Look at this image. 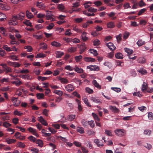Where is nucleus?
I'll return each instance as SVG.
<instances>
[{
	"label": "nucleus",
	"instance_id": "nucleus-62",
	"mask_svg": "<svg viewBox=\"0 0 153 153\" xmlns=\"http://www.w3.org/2000/svg\"><path fill=\"white\" fill-rule=\"evenodd\" d=\"M43 26L41 24L36 25L35 26V28L37 30L41 29L43 28Z\"/></svg>",
	"mask_w": 153,
	"mask_h": 153
},
{
	"label": "nucleus",
	"instance_id": "nucleus-30",
	"mask_svg": "<svg viewBox=\"0 0 153 153\" xmlns=\"http://www.w3.org/2000/svg\"><path fill=\"white\" fill-rule=\"evenodd\" d=\"M58 79L60 80L61 82L64 83L65 84L68 83V80L65 78H62L60 77H59Z\"/></svg>",
	"mask_w": 153,
	"mask_h": 153
},
{
	"label": "nucleus",
	"instance_id": "nucleus-8",
	"mask_svg": "<svg viewBox=\"0 0 153 153\" xmlns=\"http://www.w3.org/2000/svg\"><path fill=\"white\" fill-rule=\"evenodd\" d=\"M36 6L42 10L44 9L46 7L45 5L42 2H37L36 4Z\"/></svg>",
	"mask_w": 153,
	"mask_h": 153
},
{
	"label": "nucleus",
	"instance_id": "nucleus-44",
	"mask_svg": "<svg viewBox=\"0 0 153 153\" xmlns=\"http://www.w3.org/2000/svg\"><path fill=\"white\" fill-rule=\"evenodd\" d=\"M85 90L89 94H92L93 92V90L89 87H86L85 88Z\"/></svg>",
	"mask_w": 153,
	"mask_h": 153
},
{
	"label": "nucleus",
	"instance_id": "nucleus-56",
	"mask_svg": "<svg viewBox=\"0 0 153 153\" xmlns=\"http://www.w3.org/2000/svg\"><path fill=\"white\" fill-rule=\"evenodd\" d=\"M3 48L4 50H5L8 52L11 51L12 50L10 49V47H8L7 45H5L3 47Z\"/></svg>",
	"mask_w": 153,
	"mask_h": 153
},
{
	"label": "nucleus",
	"instance_id": "nucleus-57",
	"mask_svg": "<svg viewBox=\"0 0 153 153\" xmlns=\"http://www.w3.org/2000/svg\"><path fill=\"white\" fill-rule=\"evenodd\" d=\"M54 92L60 96H62L63 94L62 91L60 90H55Z\"/></svg>",
	"mask_w": 153,
	"mask_h": 153
},
{
	"label": "nucleus",
	"instance_id": "nucleus-43",
	"mask_svg": "<svg viewBox=\"0 0 153 153\" xmlns=\"http://www.w3.org/2000/svg\"><path fill=\"white\" fill-rule=\"evenodd\" d=\"M6 16L5 15L1 13H0V21H3L6 19Z\"/></svg>",
	"mask_w": 153,
	"mask_h": 153
},
{
	"label": "nucleus",
	"instance_id": "nucleus-63",
	"mask_svg": "<svg viewBox=\"0 0 153 153\" xmlns=\"http://www.w3.org/2000/svg\"><path fill=\"white\" fill-rule=\"evenodd\" d=\"M71 42L74 43H77L80 42V40L74 38L73 39H71Z\"/></svg>",
	"mask_w": 153,
	"mask_h": 153
},
{
	"label": "nucleus",
	"instance_id": "nucleus-48",
	"mask_svg": "<svg viewBox=\"0 0 153 153\" xmlns=\"http://www.w3.org/2000/svg\"><path fill=\"white\" fill-rule=\"evenodd\" d=\"M45 54L43 53H40L37 54L36 56V58H43L45 57Z\"/></svg>",
	"mask_w": 153,
	"mask_h": 153
},
{
	"label": "nucleus",
	"instance_id": "nucleus-41",
	"mask_svg": "<svg viewBox=\"0 0 153 153\" xmlns=\"http://www.w3.org/2000/svg\"><path fill=\"white\" fill-rule=\"evenodd\" d=\"M28 138L30 141L33 142H36V139L32 136H30Z\"/></svg>",
	"mask_w": 153,
	"mask_h": 153
},
{
	"label": "nucleus",
	"instance_id": "nucleus-53",
	"mask_svg": "<svg viewBox=\"0 0 153 153\" xmlns=\"http://www.w3.org/2000/svg\"><path fill=\"white\" fill-rule=\"evenodd\" d=\"M75 117V115H70L68 116V119L70 121H72Z\"/></svg>",
	"mask_w": 153,
	"mask_h": 153
},
{
	"label": "nucleus",
	"instance_id": "nucleus-29",
	"mask_svg": "<svg viewBox=\"0 0 153 153\" xmlns=\"http://www.w3.org/2000/svg\"><path fill=\"white\" fill-rule=\"evenodd\" d=\"M0 31L1 33L4 36H7V34L5 33L6 32V30L3 27H0Z\"/></svg>",
	"mask_w": 153,
	"mask_h": 153
},
{
	"label": "nucleus",
	"instance_id": "nucleus-32",
	"mask_svg": "<svg viewBox=\"0 0 153 153\" xmlns=\"http://www.w3.org/2000/svg\"><path fill=\"white\" fill-rule=\"evenodd\" d=\"M51 45L53 46L57 47H59L61 46V44L55 41L51 42Z\"/></svg>",
	"mask_w": 153,
	"mask_h": 153
},
{
	"label": "nucleus",
	"instance_id": "nucleus-42",
	"mask_svg": "<svg viewBox=\"0 0 153 153\" xmlns=\"http://www.w3.org/2000/svg\"><path fill=\"white\" fill-rule=\"evenodd\" d=\"M76 47H71L69 48L68 50V51L69 52H74L76 51Z\"/></svg>",
	"mask_w": 153,
	"mask_h": 153
},
{
	"label": "nucleus",
	"instance_id": "nucleus-33",
	"mask_svg": "<svg viewBox=\"0 0 153 153\" xmlns=\"http://www.w3.org/2000/svg\"><path fill=\"white\" fill-rule=\"evenodd\" d=\"M92 116L94 118V119L95 120V122L98 121L99 122L100 121V119L99 118L97 115L96 114L92 113Z\"/></svg>",
	"mask_w": 153,
	"mask_h": 153
},
{
	"label": "nucleus",
	"instance_id": "nucleus-25",
	"mask_svg": "<svg viewBox=\"0 0 153 153\" xmlns=\"http://www.w3.org/2000/svg\"><path fill=\"white\" fill-rule=\"evenodd\" d=\"M145 42L144 41L141 39H139L137 42V44L139 46H140L145 44Z\"/></svg>",
	"mask_w": 153,
	"mask_h": 153
},
{
	"label": "nucleus",
	"instance_id": "nucleus-4",
	"mask_svg": "<svg viewBox=\"0 0 153 153\" xmlns=\"http://www.w3.org/2000/svg\"><path fill=\"white\" fill-rule=\"evenodd\" d=\"M87 68L90 69L91 71H98L100 68L97 65H89L87 66Z\"/></svg>",
	"mask_w": 153,
	"mask_h": 153
},
{
	"label": "nucleus",
	"instance_id": "nucleus-58",
	"mask_svg": "<svg viewBox=\"0 0 153 153\" xmlns=\"http://www.w3.org/2000/svg\"><path fill=\"white\" fill-rule=\"evenodd\" d=\"M146 10L145 8H143L140 10L138 13V16L141 15L143 13H144Z\"/></svg>",
	"mask_w": 153,
	"mask_h": 153
},
{
	"label": "nucleus",
	"instance_id": "nucleus-19",
	"mask_svg": "<svg viewBox=\"0 0 153 153\" xmlns=\"http://www.w3.org/2000/svg\"><path fill=\"white\" fill-rule=\"evenodd\" d=\"M92 84L94 85L97 88L99 89H101V86L97 83L96 80H94L92 81Z\"/></svg>",
	"mask_w": 153,
	"mask_h": 153
},
{
	"label": "nucleus",
	"instance_id": "nucleus-59",
	"mask_svg": "<svg viewBox=\"0 0 153 153\" xmlns=\"http://www.w3.org/2000/svg\"><path fill=\"white\" fill-rule=\"evenodd\" d=\"M16 140L14 139H10L9 140H7L6 142L8 144H11L12 143H14L16 141Z\"/></svg>",
	"mask_w": 153,
	"mask_h": 153
},
{
	"label": "nucleus",
	"instance_id": "nucleus-14",
	"mask_svg": "<svg viewBox=\"0 0 153 153\" xmlns=\"http://www.w3.org/2000/svg\"><path fill=\"white\" fill-rule=\"evenodd\" d=\"M84 103L88 107H91V105L90 104L89 102L88 101V99L86 97H84L82 98Z\"/></svg>",
	"mask_w": 153,
	"mask_h": 153
},
{
	"label": "nucleus",
	"instance_id": "nucleus-35",
	"mask_svg": "<svg viewBox=\"0 0 153 153\" xmlns=\"http://www.w3.org/2000/svg\"><path fill=\"white\" fill-rule=\"evenodd\" d=\"M36 144H38V146L40 147H42L43 146V143L42 140H36Z\"/></svg>",
	"mask_w": 153,
	"mask_h": 153
},
{
	"label": "nucleus",
	"instance_id": "nucleus-55",
	"mask_svg": "<svg viewBox=\"0 0 153 153\" xmlns=\"http://www.w3.org/2000/svg\"><path fill=\"white\" fill-rule=\"evenodd\" d=\"M111 89L117 92H119L121 91V89L119 88L111 87Z\"/></svg>",
	"mask_w": 153,
	"mask_h": 153
},
{
	"label": "nucleus",
	"instance_id": "nucleus-15",
	"mask_svg": "<svg viewBox=\"0 0 153 153\" xmlns=\"http://www.w3.org/2000/svg\"><path fill=\"white\" fill-rule=\"evenodd\" d=\"M81 37L82 40L84 42L86 41L88 39V37H86V33L85 32H83L82 33Z\"/></svg>",
	"mask_w": 153,
	"mask_h": 153
},
{
	"label": "nucleus",
	"instance_id": "nucleus-39",
	"mask_svg": "<svg viewBox=\"0 0 153 153\" xmlns=\"http://www.w3.org/2000/svg\"><path fill=\"white\" fill-rule=\"evenodd\" d=\"M76 130L77 132L81 134H83L84 133L83 128L82 127H78L77 128Z\"/></svg>",
	"mask_w": 153,
	"mask_h": 153
},
{
	"label": "nucleus",
	"instance_id": "nucleus-37",
	"mask_svg": "<svg viewBox=\"0 0 153 153\" xmlns=\"http://www.w3.org/2000/svg\"><path fill=\"white\" fill-rule=\"evenodd\" d=\"M82 56L81 55L78 56H76L74 57L75 59L76 62L80 61V60L82 59Z\"/></svg>",
	"mask_w": 153,
	"mask_h": 153
},
{
	"label": "nucleus",
	"instance_id": "nucleus-18",
	"mask_svg": "<svg viewBox=\"0 0 153 153\" xmlns=\"http://www.w3.org/2000/svg\"><path fill=\"white\" fill-rule=\"evenodd\" d=\"M3 71L5 72V73L7 74L8 73L11 72L12 70L11 68L7 66L6 67L4 68V69H3Z\"/></svg>",
	"mask_w": 153,
	"mask_h": 153
},
{
	"label": "nucleus",
	"instance_id": "nucleus-36",
	"mask_svg": "<svg viewBox=\"0 0 153 153\" xmlns=\"http://www.w3.org/2000/svg\"><path fill=\"white\" fill-rule=\"evenodd\" d=\"M16 81L12 82V83L15 84L16 86H19L21 84L22 82L19 80L17 79H16Z\"/></svg>",
	"mask_w": 153,
	"mask_h": 153
},
{
	"label": "nucleus",
	"instance_id": "nucleus-38",
	"mask_svg": "<svg viewBox=\"0 0 153 153\" xmlns=\"http://www.w3.org/2000/svg\"><path fill=\"white\" fill-rule=\"evenodd\" d=\"M124 50L125 52L127 53L128 54H129V55L133 53V50H130L127 48H124Z\"/></svg>",
	"mask_w": 153,
	"mask_h": 153
},
{
	"label": "nucleus",
	"instance_id": "nucleus-61",
	"mask_svg": "<svg viewBox=\"0 0 153 153\" xmlns=\"http://www.w3.org/2000/svg\"><path fill=\"white\" fill-rule=\"evenodd\" d=\"M129 33L128 32H125L123 34V38L124 39H126L128 37Z\"/></svg>",
	"mask_w": 153,
	"mask_h": 153
},
{
	"label": "nucleus",
	"instance_id": "nucleus-52",
	"mask_svg": "<svg viewBox=\"0 0 153 153\" xmlns=\"http://www.w3.org/2000/svg\"><path fill=\"white\" fill-rule=\"evenodd\" d=\"M65 69L70 71H72L74 70V68L73 67L69 65L66 66L65 68Z\"/></svg>",
	"mask_w": 153,
	"mask_h": 153
},
{
	"label": "nucleus",
	"instance_id": "nucleus-12",
	"mask_svg": "<svg viewBox=\"0 0 153 153\" xmlns=\"http://www.w3.org/2000/svg\"><path fill=\"white\" fill-rule=\"evenodd\" d=\"M39 121L43 125L45 126L47 125V123L46 121L43 118L42 116L39 117Z\"/></svg>",
	"mask_w": 153,
	"mask_h": 153
},
{
	"label": "nucleus",
	"instance_id": "nucleus-22",
	"mask_svg": "<svg viewBox=\"0 0 153 153\" xmlns=\"http://www.w3.org/2000/svg\"><path fill=\"white\" fill-rule=\"evenodd\" d=\"M76 101L77 102L78 105V109L79 111H80L82 110V108L81 105V101L78 99L76 100Z\"/></svg>",
	"mask_w": 153,
	"mask_h": 153
},
{
	"label": "nucleus",
	"instance_id": "nucleus-9",
	"mask_svg": "<svg viewBox=\"0 0 153 153\" xmlns=\"http://www.w3.org/2000/svg\"><path fill=\"white\" fill-rule=\"evenodd\" d=\"M109 108L112 111L115 113H118L120 111L119 110L114 106H110Z\"/></svg>",
	"mask_w": 153,
	"mask_h": 153
},
{
	"label": "nucleus",
	"instance_id": "nucleus-17",
	"mask_svg": "<svg viewBox=\"0 0 153 153\" xmlns=\"http://www.w3.org/2000/svg\"><path fill=\"white\" fill-rule=\"evenodd\" d=\"M146 61V59L143 57H139L137 60V61L139 63L142 64L145 63Z\"/></svg>",
	"mask_w": 153,
	"mask_h": 153
},
{
	"label": "nucleus",
	"instance_id": "nucleus-2",
	"mask_svg": "<svg viewBox=\"0 0 153 153\" xmlns=\"http://www.w3.org/2000/svg\"><path fill=\"white\" fill-rule=\"evenodd\" d=\"M19 20L16 17V15L14 16L11 19V20L9 22V24L10 25H15L17 24L18 22L17 20Z\"/></svg>",
	"mask_w": 153,
	"mask_h": 153
},
{
	"label": "nucleus",
	"instance_id": "nucleus-1",
	"mask_svg": "<svg viewBox=\"0 0 153 153\" xmlns=\"http://www.w3.org/2000/svg\"><path fill=\"white\" fill-rule=\"evenodd\" d=\"M125 131L123 129H117L114 131L116 134L120 137L124 136Z\"/></svg>",
	"mask_w": 153,
	"mask_h": 153
},
{
	"label": "nucleus",
	"instance_id": "nucleus-7",
	"mask_svg": "<svg viewBox=\"0 0 153 153\" xmlns=\"http://www.w3.org/2000/svg\"><path fill=\"white\" fill-rule=\"evenodd\" d=\"M106 45L111 51L114 50L116 47L111 42H109L106 44Z\"/></svg>",
	"mask_w": 153,
	"mask_h": 153
},
{
	"label": "nucleus",
	"instance_id": "nucleus-26",
	"mask_svg": "<svg viewBox=\"0 0 153 153\" xmlns=\"http://www.w3.org/2000/svg\"><path fill=\"white\" fill-rule=\"evenodd\" d=\"M12 100L13 102V105L16 107L18 105V104H16V102H20L18 100L17 98L15 97H13Z\"/></svg>",
	"mask_w": 153,
	"mask_h": 153
},
{
	"label": "nucleus",
	"instance_id": "nucleus-6",
	"mask_svg": "<svg viewBox=\"0 0 153 153\" xmlns=\"http://www.w3.org/2000/svg\"><path fill=\"white\" fill-rule=\"evenodd\" d=\"M65 90L69 92H71L74 89L73 86L71 84H68L65 87Z\"/></svg>",
	"mask_w": 153,
	"mask_h": 153
},
{
	"label": "nucleus",
	"instance_id": "nucleus-51",
	"mask_svg": "<svg viewBox=\"0 0 153 153\" xmlns=\"http://www.w3.org/2000/svg\"><path fill=\"white\" fill-rule=\"evenodd\" d=\"M11 125V124L7 122H5L3 123V126L4 127H5L6 128L10 126Z\"/></svg>",
	"mask_w": 153,
	"mask_h": 153
},
{
	"label": "nucleus",
	"instance_id": "nucleus-60",
	"mask_svg": "<svg viewBox=\"0 0 153 153\" xmlns=\"http://www.w3.org/2000/svg\"><path fill=\"white\" fill-rule=\"evenodd\" d=\"M37 79L39 80H41L42 81H43L46 80L47 79V77L39 76L37 77Z\"/></svg>",
	"mask_w": 153,
	"mask_h": 153
},
{
	"label": "nucleus",
	"instance_id": "nucleus-23",
	"mask_svg": "<svg viewBox=\"0 0 153 153\" xmlns=\"http://www.w3.org/2000/svg\"><path fill=\"white\" fill-rule=\"evenodd\" d=\"M107 26L108 28H112L114 26V23L112 22H110L107 24Z\"/></svg>",
	"mask_w": 153,
	"mask_h": 153
},
{
	"label": "nucleus",
	"instance_id": "nucleus-21",
	"mask_svg": "<svg viewBox=\"0 0 153 153\" xmlns=\"http://www.w3.org/2000/svg\"><path fill=\"white\" fill-rule=\"evenodd\" d=\"M56 54V57L57 58H61L62 56L64 55V53L63 52H61L59 51H56L55 52Z\"/></svg>",
	"mask_w": 153,
	"mask_h": 153
},
{
	"label": "nucleus",
	"instance_id": "nucleus-11",
	"mask_svg": "<svg viewBox=\"0 0 153 153\" xmlns=\"http://www.w3.org/2000/svg\"><path fill=\"white\" fill-rule=\"evenodd\" d=\"M84 59L86 62H94L95 61L94 59L89 57H85L84 58Z\"/></svg>",
	"mask_w": 153,
	"mask_h": 153
},
{
	"label": "nucleus",
	"instance_id": "nucleus-27",
	"mask_svg": "<svg viewBox=\"0 0 153 153\" xmlns=\"http://www.w3.org/2000/svg\"><path fill=\"white\" fill-rule=\"evenodd\" d=\"M0 9L2 10H6L7 8L6 5L5 4L0 3Z\"/></svg>",
	"mask_w": 153,
	"mask_h": 153
},
{
	"label": "nucleus",
	"instance_id": "nucleus-49",
	"mask_svg": "<svg viewBox=\"0 0 153 153\" xmlns=\"http://www.w3.org/2000/svg\"><path fill=\"white\" fill-rule=\"evenodd\" d=\"M116 38L117 39V42L119 43H120L122 40V34H120L118 35L117 36Z\"/></svg>",
	"mask_w": 153,
	"mask_h": 153
},
{
	"label": "nucleus",
	"instance_id": "nucleus-13",
	"mask_svg": "<svg viewBox=\"0 0 153 153\" xmlns=\"http://www.w3.org/2000/svg\"><path fill=\"white\" fill-rule=\"evenodd\" d=\"M147 84L145 82L142 85L141 91L144 92L146 93V91L147 89Z\"/></svg>",
	"mask_w": 153,
	"mask_h": 153
},
{
	"label": "nucleus",
	"instance_id": "nucleus-64",
	"mask_svg": "<svg viewBox=\"0 0 153 153\" xmlns=\"http://www.w3.org/2000/svg\"><path fill=\"white\" fill-rule=\"evenodd\" d=\"M5 53L4 50H3L1 48H0V56H4Z\"/></svg>",
	"mask_w": 153,
	"mask_h": 153
},
{
	"label": "nucleus",
	"instance_id": "nucleus-34",
	"mask_svg": "<svg viewBox=\"0 0 153 153\" xmlns=\"http://www.w3.org/2000/svg\"><path fill=\"white\" fill-rule=\"evenodd\" d=\"M82 126L84 127H87L88 125V121H87L85 119H83L81 121Z\"/></svg>",
	"mask_w": 153,
	"mask_h": 153
},
{
	"label": "nucleus",
	"instance_id": "nucleus-3",
	"mask_svg": "<svg viewBox=\"0 0 153 153\" xmlns=\"http://www.w3.org/2000/svg\"><path fill=\"white\" fill-rule=\"evenodd\" d=\"M46 12H47V13L45 17L47 19H52V21H53L54 20V19L52 17V16H53V15L51 13V12L48 10H47L46 11Z\"/></svg>",
	"mask_w": 153,
	"mask_h": 153
},
{
	"label": "nucleus",
	"instance_id": "nucleus-54",
	"mask_svg": "<svg viewBox=\"0 0 153 153\" xmlns=\"http://www.w3.org/2000/svg\"><path fill=\"white\" fill-rule=\"evenodd\" d=\"M148 116L149 120H153V114L151 112L148 113Z\"/></svg>",
	"mask_w": 153,
	"mask_h": 153
},
{
	"label": "nucleus",
	"instance_id": "nucleus-47",
	"mask_svg": "<svg viewBox=\"0 0 153 153\" xmlns=\"http://www.w3.org/2000/svg\"><path fill=\"white\" fill-rule=\"evenodd\" d=\"M138 72L142 74H145L147 73V71L146 70L143 69H140L137 71Z\"/></svg>",
	"mask_w": 153,
	"mask_h": 153
},
{
	"label": "nucleus",
	"instance_id": "nucleus-24",
	"mask_svg": "<svg viewBox=\"0 0 153 153\" xmlns=\"http://www.w3.org/2000/svg\"><path fill=\"white\" fill-rule=\"evenodd\" d=\"M89 51L90 53L93 54L95 56H97L98 54L97 51L93 49H91Z\"/></svg>",
	"mask_w": 153,
	"mask_h": 153
},
{
	"label": "nucleus",
	"instance_id": "nucleus-31",
	"mask_svg": "<svg viewBox=\"0 0 153 153\" xmlns=\"http://www.w3.org/2000/svg\"><path fill=\"white\" fill-rule=\"evenodd\" d=\"M36 96L37 98L39 100L43 99L44 97V95L42 93H37Z\"/></svg>",
	"mask_w": 153,
	"mask_h": 153
},
{
	"label": "nucleus",
	"instance_id": "nucleus-5",
	"mask_svg": "<svg viewBox=\"0 0 153 153\" xmlns=\"http://www.w3.org/2000/svg\"><path fill=\"white\" fill-rule=\"evenodd\" d=\"M91 100L96 103H102V100L98 99L97 97H91L90 98Z\"/></svg>",
	"mask_w": 153,
	"mask_h": 153
},
{
	"label": "nucleus",
	"instance_id": "nucleus-46",
	"mask_svg": "<svg viewBox=\"0 0 153 153\" xmlns=\"http://www.w3.org/2000/svg\"><path fill=\"white\" fill-rule=\"evenodd\" d=\"M88 10L90 12H96L97 11V9L92 7H91L88 8Z\"/></svg>",
	"mask_w": 153,
	"mask_h": 153
},
{
	"label": "nucleus",
	"instance_id": "nucleus-10",
	"mask_svg": "<svg viewBox=\"0 0 153 153\" xmlns=\"http://www.w3.org/2000/svg\"><path fill=\"white\" fill-rule=\"evenodd\" d=\"M25 14L23 13H20L16 15V17L19 20H22L23 18L24 17Z\"/></svg>",
	"mask_w": 153,
	"mask_h": 153
},
{
	"label": "nucleus",
	"instance_id": "nucleus-20",
	"mask_svg": "<svg viewBox=\"0 0 153 153\" xmlns=\"http://www.w3.org/2000/svg\"><path fill=\"white\" fill-rule=\"evenodd\" d=\"M26 16L28 19H31L33 17V14L28 10H27L26 13Z\"/></svg>",
	"mask_w": 153,
	"mask_h": 153
},
{
	"label": "nucleus",
	"instance_id": "nucleus-28",
	"mask_svg": "<svg viewBox=\"0 0 153 153\" xmlns=\"http://www.w3.org/2000/svg\"><path fill=\"white\" fill-rule=\"evenodd\" d=\"M115 57L118 59H122L123 58V56L122 53L118 52L115 54Z\"/></svg>",
	"mask_w": 153,
	"mask_h": 153
},
{
	"label": "nucleus",
	"instance_id": "nucleus-40",
	"mask_svg": "<svg viewBox=\"0 0 153 153\" xmlns=\"http://www.w3.org/2000/svg\"><path fill=\"white\" fill-rule=\"evenodd\" d=\"M105 134L108 136H112V131L111 130L105 129Z\"/></svg>",
	"mask_w": 153,
	"mask_h": 153
},
{
	"label": "nucleus",
	"instance_id": "nucleus-50",
	"mask_svg": "<svg viewBox=\"0 0 153 153\" xmlns=\"http://www.w3.org/2000/svg\"><path fill=\"white\" fill-rule=\"evenodd\" d=\"M54 26V24L53 23H51L46 27V28L48 30H50L52 29Z\"/></svg>",
	"mask_w": 153,
	"mask_h": 153
},
{
	"label": "nucleus",
	"instance_id": "nucleus-16",
	"mask_svg": "<svg viewBox=\"0 0 153 153\" xmlns=\"http://www.w3.org/2000/svg\"><path fill=\"white\" fill-rule=\"evenodd\" d=\"M74 70L76 72L79 73H81L83 71L82 69L79 68L77 66H75L74 68Z\"/></svg>",
	"mask_w": 153,
	"mask_h": 153
},
{
	"label": "nucleus",
	"instance_id": "nucleus-45",
	"mask_svg": "<svg viewBox=\"0 0 153 153\" xmlns=\"http://www.w3.org/2000/svg\"><path fill=\"white\" fill-rule=\"evenodd\" d=\"M71 30L70 29L66 30L65 33V36H71L72 34V33L70 32Z\"/></svg>",
	"mask_w": 153,
	"mask_h": 153
}]
</instances>
